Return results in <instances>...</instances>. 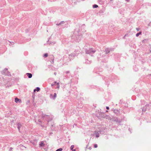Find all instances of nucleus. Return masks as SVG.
I'll return each instance as SVG.
<instances>
[{
    "instance_id": "c03bdc74",
    "label": "nucleus",
    "mask_w": 151,
    "mask_h": 151,
    "mask_svg": "<svg viewBox=\"0 0 151 151\" xmlns=\"http://www.w3.org/2000/svg\"><path fill=\"white\" fill-rule=\"evenodd\" d=\"M136 29L137 30V31H139L140 29L139 28H136Z\"/></svg>"
},
{
    "instance_id": "de8ad7c7",
    "label": "nucleus",
    "mask_w": 151,
    "mask_h": 151,
    "mask_svg": "<svg viewBox=\"0 0 151 151\" xmlns=\"http://www.w3.org/2000/svg\"><path fill=\"white\" fill-rule=\"evenodd\" d=\"M146 40H142V42L143 43H145V41Z\"/></svg>"
},
{
    "instance_id": "9d476101",
    "label": "nucleus",
    "mask_w": 151,
    "mask_h": 151,
    "mask_svg": "<svg viewBox=\"0 0 151 151\" xmlns=\"http://www.w3.org/2000/svg\"><path fill=\"white\" fill-rule=\"evenodd\" d=\"M103 71V69L101 68H96L94 69V72L96 74H100V73Z\"/></svg>"
},
{
    "instance_id": "69168bd1",
    "label": "nucleus",
    "mask_w": 151,
    "mask_h": 151,
    "mask_svg": "<svg viewBox=\"0 0 151 151\" xmlns=\"http://www.w3.org/2000/svg\"><path fill=\"white\" fill-rule=\"evenodd\" d=\"M106 112H108V111L107 110H106Z\"/></svg>"
},
{
    "instance_id": "6e6d98bb",
    "label": "nucleus",
    "mask_w": 151,
    "mask_h": 151,
    "mask_svg": "<svg viewBox=\"0 0 151 151\" xmlns=\"http://www.w3.org/2000/svg\"><path fill=\"white\" fill-rule=\"evenodd\" d=\"M38 121H39V122H41V120H40V119L38 120Z\"/></svg>"
},
{
    "instance_id": "49530a36",
    "label": "nucleus",
    "mask_w": 151,
    "mask_h": 151,
    "mask_svg": "<svg viewBox=\"0 0 151 151\" xmlns=\"http://www.w3.org/2000/svg\"><path fill=\"white\" fill-rule=\"evenodd\" d=\"M106 108L108 110L109 109V107L108 106H106Z\"/></svg>"
},
{
    "instance_id": "ddd939ff",
    "label": "nucleus",
    "mask_w": 151,
    "mask_h": 151,
    "mask_svg": "<svg viewBox=\"0 0 151 151\" xmlns=\"http://www.w3.org/2000/svg\"><path fill=\"white\" fill-rule=\"evenodd\" d=\"M98 117L99 118H105L106 117V115L103 112H100L99 113V116Z\"/></svg>"
},
{
    "instance_id": "aec40b11",
    "label": "nucleus",
    "mask_w": 151,
    "mask_h": 151,
    "mask_svg": "<svg viewBox=\"0 0 151 151\" xmlns=\"http://www.w3.org/2000/svg\"><path fill=\"white\" fill-rule=\"evenodd\" d=\"M114 121L116 122H118L119 124H120V123L121 122L122 120L119 119L117 117H116L115 118V119Z\"/></svg>"
},
{
    "instance_id": "473e14b6",
    "label": "nucleus",
    "mask_w": 151,
    "mask_h": 151,
    "mask_svg": "<svg viewBox=\"0 0 151 151\" xmlns=\"http://www.w3.org/2000/svg\"><path fill=\"white\" fill-rule=\"evenodd\" d=\"M48 56V54L47 53H45L43 57L44 58H47Z\"/></svg>"
},
{
    "instance_id": "79ce46f5",
    "label": "nucleus",
    "mask_w": 151,
    "mask_h": 151,
    "mask_svg": "<svg viewBox=\"0 0 151 151\" xmlns=\"http://www.w3.org/2000/svg\"><path fill=\"white\" fill-rule=\"evenodd\" d=\"M123 103V101L121 100L119 102V104H122Z\"/></svg>"
},
{
    "instance_id": "e433bc0d",
    "label": "nucleus",
    "mask_w": 151,
    "mask_h": 151,
    "mask_svg": "<svg viewBox=\"0 0 151 151\" xmlns=\"http://www.w3.org/2000/svg\"><path fill=\"white\" fill-rule=\"evenodd\" d=\"M74 145H72L70 147V150H73V148H74Z\"/></svg>"
},
{
    "instance_id": "680f3d73",
    "label": "nucleus",
    "mask_w": 151,
    "mask_h": 151,
    "mask_svg": "<svg viewBox=\"0 0 151 151\" xmlns=\"http://www.w3.org/2000/svg\"><path fill=\"white\" fill-rule=\"evenodd\" d=\"M54 74L55 75L56 74V73H55H55H54Z\"/></svg>"
},
{
    "instance_id": "4be33fe9",
    "label": "nucleus",
    "mask_w": 151,
    "mask_h": 151,
    "mask_svg": "<svg viewBox=\"0 0 151 151\" xmlns=\"http://www.w3.org/2000/svg\"><path fill=\"white\" fill-rule=\"evenodd\" d=\"M91 62V61H90L87 59H85V61L84 62V63L86 64H89Z\"/></svg>"
},
{
    "instance_id": "39448f33",
    "label": "nucleus",
    "mask_w": 151,
    "mask_h": 151,
    "mask_svg": "<svg viewBox=\"0 0 151 151\" xmlns=\"http://www.w3.org/2000/svg\"><path fill=\"white\" fill-rule=\"evenodd\" d=\"M108 56L100 54L98 55L97 57V60L99 61H101L103 63H106L108 61Z\"/></svg>"
},
{
    "instance_id": "a18cd8bd",
    "label": "nucleus",
    "mask_w": 151,
    "mask_h": 151,
    "mask_svg": "<svg viewBox=\"0 0 151 151\" xmlns=\"http://www.w3.org/2000/svg\"><path fill=\"white\" fill-rule=\"evenodd\" d=\"M50 44H55V42H52V43H50Z\"/></svg>"
},
{
    "instance_id": "7ed1b4c3",
    "label": "nucleus",
    "mask_w": 151,
    "mask_h": 151,
    "mask_svg": "<svg viewBox=\"0 0 151 151\" xmlns=\"http://www.w3.org/2000/svg\"><path fill=\"white\" fill-rule=\"evenodd\" d=\"M145 104V102L144 100H142L141 101V105L142 106L143 105H144ZM151 108V104H147L145 105L144 106L142 107L141 108L142 110L141 109L139 110V112H142L141 114H143V112L147 110H149Z\"/></svg>"
},
{
    "instance_id": "a878e982",
    "label": "nucleus",
    "mask_w": 151,
    "mask_h": 151,
    "mask_svg": "<svg viewBox=\"0 0 151 151\" xmlns=\"http://www.w3.org/2000/svg\"><path fill=\"white\" fill-rule=\"evenodd\" d=\"M40 90V88L39 87H37L34 90V93H35L36 91L37 92L39 91Z\"/></svg>"
},
{
    "instance_id": "5fc2aeb1",
    "label": "nucleus",
    "mask_w": 151,
    "mask_h": 151,
    "mask_svg": "<svg viewBox=\"0 0 151 151\" xmlns=\"http://www.w3.org/2000/svg\"><path fill=\"white\" fill-rule=\"evenodd\" d=\"M48 23H46L45 24L46 25H48Z\"/></svg>"
},
{
    "instance_id": "b1692460",
    "label": "nucleus",
    "mask_w": 151,
    "mask_h": 151,
    "mask_svg": "<svg viewBox=\"0 0 151 151\" xmlns=\"http://www.w3.org/2000/svg\"><path fill=\"white\" fill-rule=\"evenodd\" d=\"M26 75L28 77V78H31L32 77V74L31 73H27L26 74Z\"/></svg>"
},
{
    "instance_id": "f03ea898",
    "label": "nucleus",
    "mask_w": 151,
    "mask_h": 151,
    "mask_svg": "<svg viewBox=\"0 0 151 151\" xmlns=\"http://www.w3.org/2000/svg\"><path fill=\"white\" fill-rule=\"evenodd\" d=\"M109 77L105 76H103L102 77L103 79L104 80L106 84L108 86L110 83V82L109 81V80L112 82H113L115 81L117 78L116 76L114 74L110 75L109 76Z\"/></svg>"
},
{
    "instance_id": "20e7f679",
    "label": "nucleus",
    "mask_w": 151,
    "mask_h": 151,
    "mask_svg": "<svg viewBox=\"0 0 151 151\" xmlns=\"http://www.w3.org/2000/svg\"><path fill=\"white\" fill-rule=\"evenodd\" d=\"M41 116L43 120L45 121V122H44V124L50 125L49 122L52 120L53 118L52 116L51 115H48L43 114H42Z\"/></svg>"
},
{
    "instance_id": "423d86ee",
    "label": "nucleus",
    "mask_w": 151,
    "mask_h": 151,
    "mask_svg": "<svg viewBox=\"0 0 151 151\" xmlns=\"http://www.w3.org/2000/svg\"><path fill=\"white\" fill-rule=\"evenodd\" d=\"M63 75L64 76L63 80L64 82H66L67 80L70 79V77H71L69 71H67L64 72Z\"/></svg>"
},
{
    "instance_id": "09e8293b",
    "label": "nucleus",
    "mask_w": 151,
    "mask_h": 151,
    "mask_svg": "<svg viewBox=\"0 0 151 151\" xmlns=\"http://www.w3.org/2000/svg\"><path fill=\"white\" fill-rule=\"evenodd\" d=\"M12 149L13 148L12 147H11L9 149V151H11Z\"/></svg>"
},
{
    "instance_id": "6e6552de",
    "label": "nucleus",
    "mask_w": 151,
    "mask_h": 151,
    "mask_svg": "<svg viewBox=\"0 0 151 151\" xmlns=\"http://www.w3.org/2000/svg\"><path fill=\"white\" fill-rule=\"evenodd\" d=\"M95 51V50L92 48H89L88 50L86 49L85 50V52L86 54H89L91 56H92V55L94 53Z\"/></svg>"
},
{
    "instance_id": "72a5a7b5",
    "label": "nucleus",
    "mask_w": 151,
    "mask_h": 151,
    "mask_svg": "<svg viewBox=\"0 0 151 151\" xmlns=\"http://www.w3.org/2000/svg\"><path fill=\"white\" fill-rule=\"evenodd\" d=\"M120 57V55L119 54H116V55H115V58H116V57L117 58H119Z\"/></svg>"
},
{
    "instance_id": "c9c22d12",
    "label": "nucleus",
    "mask_w": 151,
    "mask_h": 151,
    "mask_svg": "<svg viewBox=\"0 0 151 151\" xmlns=\"http://www.w3.org/2000/svg\"><path fill=\"white\" fill-rule=\"evenodd\" d=\"M34 93L33 92V93L32 94V97L33 98V100L34 99H35V93Z\"/></svg>"
},
{
    "instance_id": "393cba45",
    "label": "nucleus",
    "mask_w": 151,
    "mask_h": 151,
    "mask_svg": "<svg viewBox=\"0 0 151 151\" xmlns=\"http://www.w3.org/2000/svg\"><path fill=\"white\" fill-rule=\"evenodd\" d=\"M44 145L45 144H44V142L43 141L40 142L39 145V147H43L44 146Z\"/></svg>"
},
{
    "instance_id": "774afa93",
    "label": "nucleus",
    "mask_w": 151,
    "mask_h": 151,
    "mask_svg": "<svg viewBox=\"0 0 151 151\" xmlns=\"http://www.w3.org/2000/svg\"><path fill=\"white\" fill-rule=\"evenodd\" d=\"M150 52H151V50H150Z\"/></svg>"
},
{
    "instance_id": "a19ab883",
    "label": "nucleus",
    "mask_w": 151,
    "mask_h": 151,
    "mask_svg": "<svg viewBox=\"0 0 151 151\" xmlns=\"http://www.w3.org/2000/svg\"><path fill=\"white\" fill-rule=\"evenodd\" d=\"M98 147V145L96 144H95L94 145V148H96Z\"/></svg>"
},
{
    "instance_id": "3c124183",
    "label": "nucleus",
    "mask_w": 151,
    "mask_h": 151,
    "mask_svg": "<svg viewBox=\"0 0 151 151\" xmlns=\"http://www.w3.org/2000/svg\"><path fill=\"white\" fill-rule=\"evenodd\" d=\"M72 82V80L71 79H70V82L69 83H71Z\"/></svg>"
},
{
    "instance_id": "bb28decb",
    "label": "nucleus",
    "mask_w": 151,
    "mask_h": 151,
    "mask_svg": "<svg viewBox=\"0 0 151 151\" xmlns=\"http://www.w3.org/2000/svg\"><path fill=\"white\" fill-rule=\"evenodd\" d=\"M133 70L135 71H137L138 70V68L136 65L134 66L133 67Z\"/></svg>"
},
{
    "instance_id": "4c0bfd02",
    "label": "nucleus",
    "mask_w": 151,
    "mask_h": 151,
    "mask_svg": "<svg viewBox=\"0 0 151 151\" xmlns=\"http://www.w3.org/2000/svg\"><path fill=\"white\" fill-rule=\"evenodd\" d=\"M51 126L50 127V128H51V129L53 130L54 129L53 125V124H51Z\"/></svg>"
},
{
    "instance_id": "dca6fc26",
    "label": "nucleus",
    "mask_w": 151,
    "mask_h": 151,
    "mask_svg": "<svg viewBox=\"0 0 151 151\" xmlns=\"http://www.w3.org/2000/svg\"><path fill=\"white\" fill-rule=\"evenodd\" d=\"M135 91L137 92V93H138L137 95V96L138 97H139L140 96L141 94L142 95H143V93H142L141 91L140 90H139V89H135Z\"/></svg>"
},
{
    "instance_id": "f257e3e1",
    "label": "nucleus",
    "mask_w": 151,
    "mask_h": 151,
    "mask_svg": "<svg viewBox=\"0 0 151 151\" xmlns=\"http://www.w3.org/2000/svg\"><path fill=\"white\" fill-rule=\"evenodd\" d=\"M81 27H80L79 29H76L74 31L73 35L71 37V41L73 42L75 41L76 42H79V36H80V33L81 31H82V32H84V30L82 31L81 30Z\"/></svg>"
},
{
    "instance_id": "2eb2a0df",
    "label": "nucleus",
    "mask_w": 151,
    "mask_h": 151,
    "mask_svg": "<svg viewBox=\"0 0 151 151\" xmlns=\"http://www.w3.org/2000/svg\"><path fill=\"white\" fill-rule=\"evenodd\" d=\"M17 127L18 130L19 132H20V129L22 128V125L21 123L20 122L18 123L17 124Z\"/></svg>"
},
{
    "instance_id": "13d9d810",
    "label": "nucleus",
    "mask_w": 151,
    "mask_h": 151,
    "mask_svg": "<svg viewBox=\"0 0 151 151\" xmlns=\"http://www.w3.org/2000/svg\"><path fill=\"white\" fill-rule=\"evenodd\" d=\"M29 102H30V101H29V100L27 101V103H29Z\"/></svg>"
},
{
    "instance_id": "1a4fd4ad",
    "label": "nucleus",
    "mask_w": 151,
    "mask_h": 151,
    "mask_svg": "<svg viewBox=\"0 0 151 151\" xmlns=\"http://www.w3.org/2000/svg\"><path fill=\"white\" fill-rule=\"evenodd\" d=\"M1 73L3 74H4L8 76H11L10 72L8 71V69L6 68H5L1 72Z\"/></svg>"
},
{
    "instance_id": "5701e85b",
    "label": "nucleus",
    "mask_w": 151,
    "mask_h": 151,
    "mask_svg": "<svg viewBox=\"0 0 151 151\" xmlns=\"http://www.w3.org/2000/svg\"><path fill=\"white\" fill-rule=\"evenodd\" d=\"M15 102L17 103H21L22 102V101L21 99L16 97L15 99Z\"/></svg>"
},
{
    "instance_id": "f8f14e48",
    "label": "nucleus",
    "mask_w": 151,
    "mask_h": 151,
    "mask_svg": "<svg viewBox=\"0 0 151 151\" xmlns=\"http://www.w3.org/2000/svg\"><path fill=\"white\" fill-rule=\"evenodd\" d=\"M79 53V52L78 50H76L75 51L74 53L71 54L69 55V57H74L75 56H76L78 55Z\"/></svg>"
},
{
    "instance_id": "0e129e2a",
    "label": "nucleus",
    "mask_w": 151,
    "mask_h": 151,
    "mask_svg": "<svg viewBox=\"0 0 151 151\" xmlns=\"http://www.w3.org/2000/svg\"><path fill=\"white\" fill-rule=\"evenodd\" d=\"M110 0L111 1H113V0Z\"/></svg>"
},
{
    "instance_id": "864d4df0",
    "label": "nucleus",
    "mask_w": 151,
    "mask_h": 151,
    "mask_svg": "<svg viewBox=\"0 0 151 151\" xmlns=\"http://www.w3.org/2000/svg\"><path fill=\"white\" fill-rule=\"evenodd\" d=\"M88 149H89L90 150H91V149L92 148H91V147H90L88 148Z\"/></svg>"
},
{
    "instance_id": "f3484780",
    "label": "nucleus",
    "mask_w": 151,
    "mask_h": 151,
    "mask_svg": "<svg viewBox=\"0 0 151 151\" xmlns=\"http://www.w3.org/2000/svg\"><path fill=\"white\" fill-rule=\"evenodd\" d=\"M70 93H71L74 94L76 96H77L78 95V92L76 90L74 91L71 90Z\"/></svg>"
},
{
    "instance_id": "c85d7f7f",
    "label": "nucleus",
    "mask_w": 151,
    "mask_h": 151,
    "mask_svg": "<svg viewBox=\"0 0 151 151\" xmlns=\"http://www.w3.org/2000/svg\"><path fill=\"white\" fill-rule=\"evenodd\" d=\"M99 3L101 4H102L104 3V2L102 0H98Z\"/></svg>"
},
{
    "instance_id": "7c9ffc66",
    "label": "nucleus",
    "mask_w": 151,
    "mask_h": 151,
    "mask_svg": "<svg viewBox=\"0 0 151 151\" xmlns=\"http://www.w3.org/2000/svg\"><path fill=\"white\" fill-rule=\"evenodd\" d=\"M142 32H139L138 33H137L136 35V36L137 37L139 36V35H141Z\"/></svg>"
},
{
    "instance_id": "2f4dec72",
    "label": "nucleus",
    "mask_w": 151,
    "mask_h": 151,
    "mask_svg": "<svg viewBox=\"0 0 151 151\" xmlns=\"http://www.w3.org/2000/svg\"><path fill=\"white\" fill-rule=\"evenodd\" d=\"M98 7V6L96 4H94L93 5V8H96Z\"/></svg>"
},
{
    "instance_id": "4468645a",
    "label": "nucleus",
    "mask_w": 151,
    "mask_h": 151,
    "mask_svg": "<svg viewBox=\"0 0 151 151\" xmlns=\"http://www.w3.org/2000/svg\"><path fill=\"white\" fill-rule=\"evenodd\" d=\"M114 49L112 48H106L105 50V54H108L109 52H110L111 51H112Z\"/></svg>"
},
{
    "instance_id": "58836bf2",
    "label": "nucleus",
    "mask_w": 151,
    "mask_h": 151,
    "mask_svg": "<svg viewBox=\"0 0 151 151\" xmlns=\"http://www.w3.org/2000/svg\"><path fill=\"white\" fill-rule=\"evenodd\" d=\"M55 86H56V88H59V83H58L56 85H55Z\"/></svg>"
},
{
    "instance_id": "8fccbe9b",
    "label": "nucleus",
    "mask_w": 151,
    "mask_h": 151,
    "mask_svg": "<svg viewBox=\"0 0 151 151\" xmlns=\"http://www.w3.org/2000/svg\"><path fill=\"white\" fill-rule=\"evenodd\" d=\"M125 1L127 2H129L130 1V0H125Z\"/></svg>"
},
{
    "instance_id": "052dcab7",
    "label": "nucleus",
    "mask_w": 151,
    "mask_h": 151,
    "mask_svg": "<svg viewBox=\"0 0 151 151\" xmlns=\"http://www.w3.org/2000/svg\"><path fill=\"white\" fill-rule=\"evenodd\" d=\"M88 145H87V146H86V148H87V147H88Z\"/></svg>"
},
{
    "instance_id": "a211bd4d",
    "label": "nucleus",
    "mask_w": 151,
    "mask_h": 151,
    "mask_svg": "<svg viewBox=\"0 0 151 151\" xmlns=\"http://www.w3.org/2000/svg\"><path fill=\"white\" fill-rule=\"evenodd\" d=\"M49 59H50V62L52 63H53L54 61V57L53 55H50L49 56Z\"/></svg>"
},
{
    "instance_id": "603ef678",
    "label": "nucleus",
    "mask_w": 151,
    "mask_h": 151,
    "mask_svg": "<svg viewBox=\"0 0 151 151\" xmlns=\"http://www.w3.org/2000/svg\"><path fill=\"white\" fill-rule=\"evenodd\" d=\"M72 151H76V150L75 149H73V150H72Z\"/></svg>"
},
{
    "instance_id": "412c9836",
    "label": "nucleus",
    "mask_w": 151,
    "mask_h": 151,
    "mask_svg": "<svg viewBox=\"0 0 151 151\" xmlns=\"http://www.w3.org/2000/svg\"><path fill=\"white\" fill-rule=\"evenodd\" d=\"M57 57L58 58H56L55 59V60H56L57 61H60L61 59V56L60 55L58 54Z\"/></svg>"
},
{
    "instance_id": "c756f323",
    "label": "nucleus",
    "mask_w": 151,
    "mask_h": 151,
    "mask_svg": "<svg viewBox=\"0 0 151 151\" xmlns=\"http://www.w3.org/2000/svg\"><path fill=\"white\" fill-rule=\"evenodd\" d=\"M57 83H57L55 81L54 82V83H53L51 84V86L52 87L53 86H55L56 85V84Z\"/></svg>"
},
{
    "instance_id": "bf43d9fd",
    "label": "nucleus",
    "mask_w": 151,
    "mask_h": 151,
    "mask_svg": "<svg viewBox=\"0 0 151 151\" xmlns=\"http://www.w3.org/2000/svg\"><path fill=\"white\" fill-rule=\"evenodd\" d=\"M149 76H151V74H149Z\"/></svg>"
},
{
    "instance_id": "e2e57ef3",
    "label": "nucleus",
    "mask_w": 151,
    "mask_h": 151,
    "mask_svg": "<svg viewBox=\"0 0 151 151\" xmlns=\"http://www.w3.org/2000/svg\"><path fill=\"white\" fill-rule=\"evenodd\" d=\"M129 130L130 131V129H129Z\"/></svg>"
},
{
    "instance_id": "0eeeda50",
    "label": "nucleus",
    "mask_w": 151,
    "mask_h": 151,
    "mask_svg": "<svg viewBox=\"0 0 151 151\" xmlns=\"http://www.w3.org/2000/svg\"><path fill=\"white\" fill-rule=\"evenodd\" d=\"M105 128L104 127H103L102 130L100 129L98 131H95L93 135L94 136H95L96 137L98 138L99 137V134H103L105 133Z\"/></svg>"
},
{
    "instance_id": "ea45409f",
    "label": "nucleus",
    "mask_w": 151,
    "mask_h": 151,
    "mask_svg": "<svg viewBox=\"0 0 151 151\" xmlns=\"http://www.w3.org/2000/svg\"><path fill=\"white\" fill-rule=\"evenodd\" d=\"M91 88H95L96 87V86H90Z\"/></svg>"
},
{
    "instance_id": "4d7b16f0",
    "label": "nucleus",
    "mask_w": 151,
    "mask_h": 151,
    "mask_svg": "<svg viewBox=\"0 0 151 151\" xmlns=\"http://www.w3.org/2000/svg\"><path fill=\"white\" fill-rule=\"evenodd\" d=\"M1 123L0 122V128H1Z\"/></svg>"
},
{
    "instance_id": "9b49d317",
    "label": "nucleus",
    "mask_w": 151,
    "mask_h": 151,
    "mask_svg": "<svg viewBox=\"0 0 151 151\" xmlns=\"http://www.w3.org/2000/svg\"><path fill=\"white\" fill-rule=\"evenodd\" d=\"M49 97L51 99L54 101L57 97V94L56 93H54V94L50 93V94Z\"/></svg>"
},
{
    "instance_id": "338daca9",
    "label": "nucleus",
    "mask_w": 151,
    "mask_h": 151,
    "mask_svg": "<svg viewBox=\"0 0 151 151\" xmlns=\"http://www.w3.org/2000/svg\"><path fill=\"white\" fill-rule=\"evenodd\" d=\"M83 26H84V24H83Z\"/></svg>"
},
{
    "instance_id": "cd10ccee",
    "label": "nucleus",
    "mask_w": 151,
    "mask_h": 151,
    "mask_svg": "<svg viewBox=\"0 0 151 151\" xmlns=\"http://www.w3.org/2000/svg\"><path fill=\"white\" fill-rule=\"evenodd\" d=\"M114 111L115 114H118L119 113V110H118L114 109Z\"/></svg>"
},
{
    "instance_id": "6ab92c4d",
    "label": "nucleus",
    "mask_w": 151,
    "mask_h": 151,
    "mask_svg": "<svg viewBox=\"0 0 151 151\" xmlns=\"http://www.w3.org/2000/svg\"><path fill=\"white\" fill-rule=\"evenodd\" d=\"M65 23H66V22H65L64 21H61L59 23H57L56 24V25L57 26L60 25L61 26H63V25L65 24Z\"/></svg>"
},
{
    "instance_id": "f704fd0d",
    "label": "nucleus",
    "mask_w": 151,
    "mask_h": 151,
    "mask_svg": "<svg viewBox=\"0 0 151 151\" xmlns=\"http://www.w3.org/2000/svg\"><path fill=\"white\" fill-rule=\"evenodd\" d=\"M9 42L10 44H9V45H13L14 44V42H10L9 41H8Z\"/></svg>"
},
{
    "instance_id": "37998d69",
    "label": "nucleus",
    "mask_w": 151,
    "mask_h": 151,
    "mask_svg": "<svg viewBox=\"0 0 151 151\" xmlns=\"http://www.w3.org/2000/svg\"><path fill=\"white\" fill-rule=\"evenodd\" d=\"M146 5L151 6V4L148 3Z\"/></svg>"
}]
</instances>
